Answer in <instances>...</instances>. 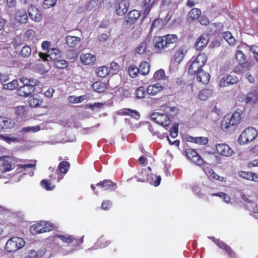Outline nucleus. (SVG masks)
<instances>
[{"label": "nucleus", "mask_w": 258, "mask_h": 258, "mask_svg": "<svg viewBox=\"0 0 258 258\" xmlns=\"http://www.w3.org/2000/svg\"><path fill=\"white\" fill-rule=\"evenodd\" d=\"M178 38L176 35L168 34L163 36H156L153 39L155 48L158 51L171 48L176 42Z\"/></svg>", "instance_id": "nucleus-1"}, {"label": "nucleus", "mask_w": 258, "mask_h": 258, "mask_svg": "<svg viewBox=\"0 0 258 258\" xmlns=\"http://www.w3.org/2000/svg\"><path fill=\"white\" fill-rule=\"evenodd\" d=\"M207 61L206 55L204 53H200L196 56H193L187 62L188 72L190 75L202 71V68L204 66Z\"/></svg>", "instance_id": "nucleus-2"}, {"label": "nucleus", "mask_w": 258, "mask_h": 258, "mask_svg": "<svg viewBox=\"0 0 258 258\" xmlns=\"http://www.w3.org/2000/svg\"><path fill=\"white\" fill-rule=\"evenodd\" d=\"M241 119V111L240 109H236L232 115L225 116L222 120L221 126L223 129H227L230 126L238 124Z\"/></svg>", "instance_id": "nucleus-3"}, {"label": "nucleus", "mask_w": 258, "mask_h": 258, "mask_svg": "<svg viewBox=\"0 0 258 258\" xmlns=\"http://www.w3.org/2000/svg\"><path fill=\"white\" fill-rule=\"evenodd\" d=\"M24 240L19 237L10 238L6 242L5 249L8 252H15L25 245Z\"/></svg>", "instance_id": "nucleus-4"}, {"label": "nucleus", "mask_w": 258, "mask_h": 258, "mask_svg": "<svg viewBox=\"0 0 258 258\" xmlns=\"http://www.w3.org/2000/svg\"><path fill=\"white\" fill-rule=\"evenodd\" d=\"M257 135V131L253 127H247L241 134L238 142L240 144H245L252 141Z\"/></svg>", "instance_id": "nucleus-5"}, {"label": "nucleus", "mask_w": 258, "mask_h": 258, "mask_svg": "<svg viewBox=\"0 0 258 258\" xmlns=\"http://www.w3.org/2000/svg\"><path fill=\"white\" fill-rule=\"evenodd\" d=\"M83 237H82L80 239H75L71 235H62L59 234H55L53 237L49 238V240L51 241H52L54 244L58 245V240L59 239L61 240L63 242L67 243H70L75 241V243L78 245L82 244L83 242Z\"/></svg>", "instance_id": "nucleus-6"}, {"label": "nucleus", "mask_w": 258, "mask_h": 258, "mask_svg": "<svg viewBox=\"0 0 258 258\" xmlns=\"http://www.w3.org/2000/svg\"><path fill=\"white\" fill-rule=\"evenodd\" d=\"M53 229L52 224L45 221H41L32 225L30 230L31 233L35 235L38 233L46 232Z\"/></svg>", "instance_id": "nucleus-7"}, {"label": "nucleus", "mask_w": 258, "mask_h": 258, "mask_svg": "<svg viewBox=\"0 0 258 258\" xmlns=\"http://www.w3.org/2000/svg\"><path fill=\"white\" fill-rule=\"evenodd\" d=\"M151 119L156 123L163 126H168L170 123V120L166 114L155 112L151 115Z\"/></svg>", "instance_id": "nucleus-8"}, {"label": "nucleus", "mask_w": 258, "mask_h": 258, "mask_svg": "<svg viewBox=\"0 0 258 258\" xmlns=\"http://www.w3.org/2000/svg\"><path fill=\"white\" fill-rule=\"evenodd\" d=\"M129 6V0H121L115 6L116 14L118 16H124L127 12Z\"/></svg>", "instance_id": "nucleus-9"}, {"label": "nucleus", "mask_w": 258, "mask_h": 258, "mask_svg": "<svg viewBox=\"0 0 258 258\" xmlns=\"http://www.w3.org/2000/svg\"><path fill=\"white\" fill-rule=\"evenodd\" d=\"M161 180L160 176H157L155 174L150 173L147 177L143 176L142 178H138V181L141 182H148L155 186H158Z\"/></svg>", "instance_id": "nucleus-10"}, {"label": "nucleus", "mask_w": 258, "mask_h": 258, "mask_svg": "<svg viewBox=\"0 0 258 258\" xmlns=\"http://www.w3.org/2000/svg\"><path fill=\"white\" fill-rule=\"evenodd\" d=\"M186 155L188 159L200 166L204 164L203 160L199 154L192 149H187L185 151Z\"/></svg>", "instance_id": "nucleus-11"}, {"label": "nucleus", "mask_w": 258, "mask_h": 258, "mask_svg": "<svg viewBox=\"0 0 258 258\" xmlns=\"http://www.w3.org/2000/svg\"><path fill=\"white\" fill-rule=\"evenodd\" d=\"M216 148L217 153L222 156L230 157L234 153L233 150L226 144H217Z\"/></svg>", "instance_id": "nucleus-12"}, {"label": "nucleus", "mask_w": 258, "mask_h": 258, "mask_svg": "<svg viewBox=\"0 0 258 258\" xmlns=\"http://www.w3.org/2000/svg\"><path fill=\"white\" fill-rule=\"evenodd\" d=\"M140 16V13L138 11L133 10L130 11L126 16L124 25L131 26L135 23Z\"/></svg>", "instance_id": "nucleus-13"}, {"label": "nucleus", "mask_w": 258, "mask_h": 258, "mask_svg": "<svg viewBox=\"0 0 258 258\" xmlns=\"http://www.w3.org/2000/svg\"><path fill=\"white\" fill-rule=\"evenodd\" d=\"M211 238L219 248L224 249L231 258H236L235 254L233 250L223 241L216 239L214 237Z\"/></svg>", "instance_id": "nucleus-14"}, {"label": "nucleus", "mask_w": 258, "mask_h": 258, "mask_svg": "<svg viewBox=\"0 0 258 258\" xmlns=\"http://www.w3.org/2000/svg\"><path fill=\"white\" fill-rule=\"evenodd\" d=\"M15 124L11 118L0 116V130H7L13 128Z\"/></svg>", "instance_id": "nucleus-15"}, {"label": "nucleus", "mask_w": 258, "mask_h": 258, "mask_svg": "<svg viewBox=\"0 0 258 258\" xmlns=\"http://www.w3.org/2000/svg\"><path fill=\"white\" fill-rule=\"evenodd\" d=\"M45 55L46 56L45 58L46 60H48V57H49L51 59L56 60L60 57V52L58 49L52 48L48 50V54L47 55L43 53H39L40 57L42 58H44Z\"/></svg>", "instance_id": "nucleus-16"}, {"label": "nucleus", "mask_w": 258, "mask_h": 258, "mask_svg": "<svg viewBox=\"0 0 258 258\" xmlns=\"http://www.w3.org/2000/svg\"><path fill=\"white\" fill-rule=\"evenodd\" d=\"M12 169V164L6 157H0V176Z\"/></svg>", "instance_id": "nucleus-17"}, {"label": "nucleus", "mask_w": 258, "mask_h": 258, "mask_svg": "<svg viewBox=\"0 0 258 258\" xmlns=\"http://www.w3.org/2000/svg\"><path fill=\"white\" fill-rule=\"evenodd\" d=\"M29 17L31 19L35 21L39 22L42 17L39 11L34 6H30L28 9Z\"/></svg>", "instance_id": "nucleus-18"}, {"label": "nucleus", "mask_w": 258, "mask_h": 258, "mask_svg": "<svg viewBox=\"0 0 258 258\" xmlns=\"http://www.w3.org/2000/svg\"><path fill=\"white\" fill-rule=\"evenodd\" d=\"M163 89V87L159 83L150 85L146 89L147 93L150 95L155 96Z\"/></svg>", "instance_id": "nucleus-19"}, {"label": "nucleus", "mask_w": 258, "mask_h": 258, "mask_svg": "<svg viewBox=\"0 0 258 258\" xmlns=\"http://www.w3.org/2000/svg\"><path fill=\"white\" fill-rule=\"evenodd\" d=\"M187 52V48L185 45L181 46L174 54V59L176 62L180 63L183 59Z\"/></svg>", "instance_id": "nucleus-20"}, {"label": "nucleus", "mask_w": 258, "mask_h": 258, "mask_svg": "<svg viewBox=\"0 0 258 258\" xmlns=\"http://www.w3.org/2000/svg\"><path fill=\"white\" fill-rule=\"evenodd\" d=\"M35 91V88L31 86H20L17 90V92L18 95L21 96H28Z\"/></svg>", "instance_id": "nucleus-21"}, {"label": "nucleus", "mask_w": 258, "mask_h": 258, "mask_svg": "<svg viewBox=\"0 0 258 258\" xmlns=\"http://www.w3.org/2000/svg\"><path fill=\"white\" fill-rule=\"evenodd\" d=\"M209 41V37L207 35L201 36L197 40L195 46L197 50H201L203 47H205Z\"/></svg>", "instance_id": "nucleus-22"}, {"label": "nucleus", "mask_w": 258, "mask_h": 258, "mask_svg": "<svg viewBox=\"0 0 258 258\" xmlns=\"http://www.w3.org/2000/svg\"><path fill=\"white\" fill-rule=\"evenodd\" d=\"M80 59L82 62L85 65L92 64L96 60L95 56L89 53L81 55Z\"/></svg>", "instance_id": "nucleus-23"}, {"label": "nucleus", "mask_w": 258, "mask_h": 258, "mask_svg": "<svg viewBox=\"0 0 258 258\" xmlns=\"http://www.w3.org/2000/svg\"><path fill=\"white\" fill-rule=\"evenodd\" d=\"M16 20L21 23H26L28 20L26 12L23 10H18L16 14Z\"/></svg>", "instance_id": "nucleus-24"}, {"label": "nucleus", "mask_w": 258, "mask_h": 258, "mask_svg": "<svg viewBox=\"0 0 258 258\" xmlns=\"http://www.w3.org/2000/svg\"><path fill=\"white\" fill-rule=\"evenodd\" d=\"M197 73V80L198 82H202L203 84H207L209 82L210 80L209 74L205 73L203 70L199 71Z\"/></svg>", "instance_id": "nucleus-25"}, {"label": "nucleus", "mask_w": 258, "mask_h": 258, "mask_svg": "<svg viewBox=\"0 0 258 258\" xmlns=\"http://www.w3.org/2000/svg\"><path fill=\"white\" fill-rule=\"evenodd\" d=\"M213 94V90L210 89H204L200 91L198 98L200 100L205 101L209 99Z\"/></svg>", "instance_id": "nucleus-26"}, {"label": "nucleus", "mask_w": 258, "mask_h": 258, "mask_svg": "<svg viewBox=\"0 0 258 258\" xmlns=\"http://www.w3.org/2000/svg\"><path fill=\"white\" fill-rule=\"evenodd\" d=\"M119 112L120 114L123 115H128L136 119H139L140 117V114L138 111L129 108H125L120 110Z\"/></svg>", "instance_id": "nucleus-27"}, {"label": "nucleus", "mask_w": 258, "mask_h": 258, "mask_svg": "<svg viewBox=\"0 0 258 258\" xmlns=\"http://www.w3.org/2000/svg\"><path fill=\"white\" fill-rule=\"evenodd\" d=\"M97 186H99L103 190H106L112 188L116 185L115 184L113 183L110 180H104L101 181L96 185Z\"/></svg>", "instance_id": "nucleus-28"}, {"label": "nucleus", "mask_w": 258, "mask_h": 258, "mask_svg": "<svg viewBox=\"0 0 258 258\" xmlns=\"http://www.w3.org/2000/svg\"><path fill=\"white\" fill-rule=\"evenodd\" d=\"M201 15V10L198 8H192L188 13L187 19L191 21L197 20Z\"/></svg>", "instance_id": "nucleus-29"}, {"label": "nucleus", "mask_w": 258, "mask_h": 258, "mask_svg": "<svg viewBox=\"0 0 258 258\" xmlns=\"http://www.w3.org/2000/svg\"><path fill=\"white\" fill-rule=\"evenodd\" d=\"M66 40L68 46L74 47L80 41L81 39L77 36H67Z\"/></svg>", "instance_id": "nucleus-30"}, {"label": "nucleus", "mask_w": 258, "mask_h": 258, "mask_svg": "<svg viewBox=\"0 0 258 258\" xmlns=\"http://www.w3.org/2000/svg\"><path fill=\"white\" fill-rule=\"evenodd\" d=\"M110 243L108 240H105L102 237L100 238L98 241L94 244L91 249H97L98 248H104Z\"/></svg>", "instance_id": "nucleus-31"}, {"label": "nucleus", "mask_w": 258, "mask_h": 258, "mask_svg": "<svg viewBox=\"0 0 258 258\" xmlns=\"http://www.w3.org/2000/svg\"><path fill=\"white\" fill-rule=\"evenodd\" d=\"M96 75L98 77L103 78L106 77L107 75L110 73V69L106 66L99 67L96 71Z\"/></svg>", "instance_id": "nucleus-32"}, {"label": "nucleus", "mask_w": 258, "mask_h": 258, "mask_svg": "<svg viewBox=\"0 0 258 258\" xmlns=\"http://www.w3.org/2000/svg\"><path fill=\"white\" fill-rule=\"evenodd\" d=\"M44 128V125L42 124L36 126H29L24 127L22 128V132L26 133H36Z\"/></svg>", "instance_id": "nucleus-33"}, {"label": "nucleus", "mask_w": 258, "mask_h": 258, "mask_svg": "<svg viewBox=\"0 0 258 258\" xmlns=\"http://www.w3.org/2000/svg\"><path fill=\"white\" fill-rule=\"evenodd\" d=\"M150 64L147 61L142 62L138 68L140 74L143 75H147L149 72Z\"/></svg>", "instance_id": "nucleus-34"}, {"label": "nucleus", "mask_w": 258, "mask_h": 258, "mask_svg": "<svg viewBox=\"0 0 258 258\" xmlns=\"http://www.w3.org/2000/svg\"><path fill=\"white\" fill-rule=\"evenodd\" d=\"M205 172L209 178L221 181H225L223 177L218 175L211 169L205 170Z\"/></svg>", "instance_id": "nucleus-35"}, {"label": "nucleus", "mask_w": 258, "mask_h": 258, "mask_svg": "<svg viewBox=\"0 0 258 258\" xmlns=\"http://www.w3.org/2000/svg\"><path fill=\"white\" fill-rule=\"evenodd\" d=\"M142 5V10L144 11V14L147 16L149 14L153 3L151 4V0H144Z\"/></svg>", "instance_id": "nucleus-36"}, {"label": "nucleus", "mask_w": 258, "mask_h": 258, "mask_svg": "<svg viewBox=\"0 0 258 258\" xmlns=\"http://www.w3.org/2000/svg\"><path fill=\"white\" fill-rule=\"evenodd\" d=\"M93 89L97 92L101 93L106 90V85L105 83L100 82H96L92 85Z\"/></svg>", "instance_id": "nucleus-37"}, {"label": "nucleus", "mask_w": 258, "mask_h": 258, "mask_svg": "<svg viewBox=\"0 0 258 258\" xmlns=\"http://www.w3.org/2000/svg\"><path fill=\"white\" fill-rule=\"evenodd\" d=\"M42 103V101L40 100L37 96H31L29 98L28 103L33 107H37Z\"/></svg>", "instance_id": "nucleus-38"}, {"label": "nucleus", "mask_w": 258, "mask_h": 258, "mask_svg": "<svg viewBox=\"0 0 258 258\" xmlns=\"http://www.w3.org/2000/svg\"><path fill=\"white\" fill-rule=\"evenodd\" d=\"M222 36L224 39L230 45H234L236 40L234 37L232 35L231 33L229 32H225L222 34Z\"/></svg>", "instance_id": "nucleus-39"}, {"label": "nucleus", "mask_w": 258, "mask_h": 258, "mask_svg": "<svg viewBox=\"0 0 258 258\" xmlns=\"http://www.w3.org/2000/svg\"><path fill=\"white\" fill-rule=\"evenodd\" d=\"M190 139V141L192 142H194L196 144H198L200 145H206L208 142V139L206 137H190L189 138Z\"/></svg>", "instance_id": "nucleus-40"}, {"label": "nucleus", "mask_w": 258, "mask_h": 258, "mask_svg": "<svg viewBox=\"0 0 258 258\" xmlns=\"http://www.w3.org/2000/svg\"><path fill=\"white\" fill-rule=\"evenodd\" d=\"M98 7V0H90L85 5V9L88 11L96 10Z\"/></svg>", "instance_id": "nucleus-41"}, {"label": "nucleus", "mask_w": 258, "mask_h": 258, "mask_svg": "<svg viewBox=\"0 0 258 258\" xmlns=\"http://www.w3.org/2000/svg\"><path fill=\"white\" fill-rule=\"evenodd\" d=\"M19 85L18 81L17 80H14L9 83L4 84L3 85V89L13 90L16 89Z\"/></svg>", "instance_id": "nucleus-42"}, {"label": "nucleus", "mask_w": 258, "mask_h": 258, "mask_svg": "<svg viewBox=\"0 0 258 258\" xmlns=\"http://www.w3.org/2000/svg\"><path fill=\"white\" fill-rule=\"evenodd\" d=\"M128 73L131 77L135 78L140 73L138 68L136 66L131 65L128 68Z\"/></svg>", "instance_id": "nucleus-43"}, {"label": "nucleus", "mask_w": 258, "mask_h": 258, "mask_svg": "<svg viewBox=\"0 0 258 258\" xmlns=\"http://www.w3.org/2000/svg\"><path fill=\"white\" fill-rule=\"evenodd\" d=\"M147 49V42L144 41L138 44L136 49V52L139 54H144Z\"/></svg>", "instance_id": "nucleus-44"}, {"label": "nucleus", "mask_w": 258, "mask_h": 258, "mask_svg": "<svg viewBox=\"0 0 258 258\" xmlns=\"http://www.w3.org/2000/svg\"><path fill=\"white\" fill-rule=\"evenodd\" d=\"M70 164L67 161H62L58 165V170L62 173H66L69 168Z\"/></svg>", "instance_id": "nucleus-45"}, {"label": "nucleus", "mask_w": 258, "mask_h": 258, "mask_svg": "<svg viewBox=\"0 0 258 258\" xmlns=\"http://www.w3.org/2000/svg\"><path fill=\"white\" fill-rule=\"evenodd\" d=\"M235 58L239 63L242 64L245 62L246 56L241 50H237L235 54Z\"/></svg>", "instance_id": "nucleus-46"}, {"label": "nucleus", "mask_w": 258, "mask_h": 258, "mask_svg": "<svg viewBox=\"0 0 258 258\" xmlns=\"http://www.w3.org/2000/svg\"><path fill=\"white\" fill-rule=\"evenodd\" d=\"M87 98L86 95L80 96L79 97H75L71 96L69 97V100L70 102L74 103H78L82 102Z\"/></svg>", "instance_id": "nucleus-47"}, {"label": "nucleus", "mask_w": 258, "mask_h": 258, "mask_svg": "<svg viewBox=\"0 0 258 258\" xmlns=\"http://www.w3.org/2000/svg\"><path fill=\"white\" fill-rule=\"evenodd\" d=\"M32 52V49L28 45H25L22 48L20 54L24 57H26L29 56Z\"/></svg>", "instance_id": "nucleus-48"}, {"label": "nucleus", "mask_w": 258, "mask_h": 258, "mask_svg": "<svg viewBox=\"0 0 258 258\" xmlns=\"http://www.w3.org/2000/svg\"><path fill=\"white\" fill-rule=\"evenodd\" d=\"M40 184L42 187L47 190H52L54 187V185H52L51 183L46 179L42 180Z\"/></svg>", "instance_id": "nucleus-49"}, {"label": "nucleus", "mask_w": 258, "mask_h": 258, "mask_svg": "<svg viewBox=\"0 0 258 258\" xmlns=\"http://www.w3.org/2000/svg\"><path fill=\"white\" fill-rule=\"evenodd\" d=\"M147 93L146 90L143 87H139L136 90V95L138 98H143Z\"/></svg>", "instance_id": "nucleus-50"}, {"label": "nucleus", "mask_w": 258, "mask_h": 258, "mask_svg": "<svg viewBox=\"0 0 258 258\" xmlns=\"http://www.w3.org/2000/svg\"><path fill=\"white\" fill-rule=\"evenodd\" d=\"M57 2V0H44L42 7L44 9H48L54 6Z\"/></svg>", "instance_id": "nucleus-51"}, {"label": "nucleus", "mask_w": 258, "mask_h": 258, "mask_svg": "<svg viewBox=\"0 0 258 258\" xmlns=\"http://www.w3.org/2000/svg\"><path fill=\"white\" fill-rule=\"evenodd\" d=\"M45 252L46 251L43 250H40L38 252H36L35 250H31L30 254L31 256L46 258V256L45 255Z\"/></svg>", "instance_id": "nucleus-52"}, {"label": "nucleus", "mask_w": 258, "mask_h": 258, "mask_svg": "<svg viewBox=\"0 0 258 258\" xmlns=\"http://www.w3.org/2000/svg\"><path fill=\"white\" fill-rule=\"evenodd\" d=\"M165 76V72L163 70L160 69L155 72L154 75V78L155 80H158L163 79Z\"/></svg>", "instance_id": "nucleus-53"}, {"label": "nucleus", "mask_w": 258, "mask_h": 258, "mask_svg": "<svg viewBox=\"0 0 258 258\" xmlns=\"http://www.w3.org/2000/svg\"><path fill=\"white\" fill-rule=\"evenodd\" d=\"M56 68L63 69L68 66V62L63 59L56 60L55 62Z\"/></svg>", "instance_id": "nucleus-54"}, {"label": "nucleus", "mask_w": 258, "mask_h": 258, "mask_svg": "<svg viewBox=\"0 0 258 258\" xmlns=\"http://www.w3.org/2000/svg\"><path fill=\"white\" fill-rule=\"evenodd\" d=\"M238 174L240 177H241L244 179L251 180V178L252 177L251 176L252 172H246V171H241L238 172Z\"/></svg>", "instance_id": "nucleus-55"}, {"label": "nucleus", "mask_w": 258, "mask_h": 258, "mask_svg": "<svg viewBox=\"0 0 258 258\" xmlns=\"http://www.w3.org/2000/svg\"><path fill=\"white\" fill-rule=\"evenodd\" d=\"M226 80L227 81V82L229 83V85L234 84L236 83L238 81V78L235 76L229 75L226 77Z\"/></svg>", "instance_id": "nucleus-56"}, {"label": "nucleus", "mask_w": 258, "mask_h": 258, "mask_svg": "<svg viewBox=\"0 0 258 258\" xmlns=\"http://www.w3.org/2000/svg\"><path fill=\"white\" fill-rule=\"evenodd\" d=\"M178 125L174 124L173 127L171 128L170 135L173 138H175L178 135Z\"/></svg>", "instance_id": "nucleus-57"}, {"label": "nucleus", "mask_w": 258, "mask_h": 258, "mask_svg": "<svg viewBox=\"0 0 258 258\" xmlns=\"http://www.w3.org/2000/svg\"><path fill=\"white\" fill-rule=\"evenodd\" d=\"M36 166L35 163H30V164H20L19 165V167L21 169H24L25 171H27L29 168H33V171L34 170Z\"/></svg>", "instance_id": "nucleus-58"}, {"label": "nucleus", "mask_w": 258, "mask_h": 258, "mask_svg": "<svg viewBox=\"0 0 258 258\" xmlns=\"http://www.w3.org/2000/svg\"><path fill=\"white\" fill-rule=\"evenodd\" d=\"M25 109L23 106H20L15 108V113L20 116H23L25 114Z\"/></svg>", "instance_id": "nucleus-59"}, {"label": "nucleus", "mask_w": 258, "mask_h": 258, "mask_svg": "<svg viewBox=\"0 0 258 258\" xmlns=\"http://www.w3.org/2000/svg\"><path fill=\"white\" fill-rule=\"evenodd\" d=\"M199 18V21L202 25L206 26L209 23V19L205 15L200 16Z\"/></svg>", "instance_id": "nucleus-60"}, {"label": "nucleus", "mask_w": 258, "mask_h": 258, "mask_svg": "<svg viewBox=\"0 0 258 258\" xmlns=\"http://www.w3.org/2000/svg\"><path fill=\"white\" fill-rule=\"evenodd\" d=\"M1 137L3 139L4 141H5L6 142L9 144L13 142H16L18 141V139L16 138L11 137L9 136H2Z\"/></svg>", "instance_id": "nucleus-61"}, {"label": "nucleus", "mask_w": 258, "mask_h": 258, "mask_svg": "<svg viewBox=\"0 0 258 258\" xmlns=\"http://www.w3.org/2000/svg\"><path fill=\"white\" fill-rule=\"evenodd\" d=\"M165 111L170 115L175 114L177 111V108L175 107L167 106L165 107Z\"/></svg>", "instance_id": "nucleus-62"}, {"label": "nucleus", "mask_w": 258, "mask_h": 258, "mask_svg": "<svg viewBox=\"0 0 258 258\" xmlns=\"http://www.w3.org/2000/svg\"><path fill=\"white\" fill-rule=\"evenodd\" d=\"M111 206V203L109 201L105 200L104 201L101 205L102 208L103 210H108Z\"/></svg>", "instance_id": "nucleus-63"}, {"label": "nucleus", "mask_w": 258, "mask_h": 258, "mask_svg": "<svg viewBox=\"0 0 258 258\" xmlns=\"http://www.w3.org/2000/svg\"><path fill=\"white\" fill-rule=\"evenodd\" d=\"M110 71L112 70V71H114V72L117 71L119 69V64L117 62H114V61H112L110 63Z\"/></svg>", "instance_id": "nucleus-64"}]
</instances>
